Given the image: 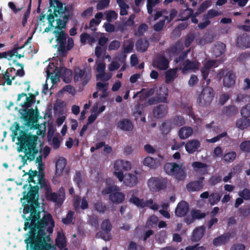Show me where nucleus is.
Listing matches in <instances>:
<instances>
[{"instance_id":"nucleus-1","label":"nucleus","mask_w":250,"mask_h":250,"mask_svg":"<svg viewBox=\"0 0 250 250\" xmlns=\"http://www.w3.org/2000/svg\"><path fill=\"white\" fill-rule=\"evenodd\" d=\"M26 193L24 191L23 199L27 204L22 203L23 207L22 217L25 219L23 229L29 231L25 234L27 237L24 240L27 246H30L31 250H57L55 247L48 243L50 240L47 233L53 231L55 222L51 214L46 211L42 219H40V205L39 203V190L40 188H28Z\"/></svg>"},{"instance_id":"nucleus-2","label":"nucleus","mask_w":250,"mask_h":250,"mask_svg":"<svg viewBox=\"0 0 250 250\" xmlns=\"http://www.w3.org/2000/svg\"><path fill=\"white\" fill-rule=\"evenodd\" d=\"M50 7L54 9L51 15L57 18V26L56 29L61 30L66 28V24L70 17V13L72 11V6L68 5L63 6V3L59 0H49Z\"/></svg>"},{"instance_id":"nucleus-3","label":"nucleus","mask_w":250,"mask_h":250,"mask_svg":"<svg viewBox=\"0 0 250 250\" xmlns=\"http://www.w3.org/2000/svg\"><path fill=\"white\" fill-rule=\"evenodd\" d=\"M38 137L33 135H24L21 137V147L24 150V156H22L23 166L27 164V160L33 161L38 152L37 147Z\"/></svg>"},{"instance_id":"nucleus-4","label":"nucleus","mask_w":250,"mask_h":250,"mask_svg":"<svg viewBox=\"0 0 250 250\" xmlns=\"http://www.w3.org/2000/svg\"><path fill=\"white\" fill-rule=\"evenodd\" d=\"M28 174V182L30 183L28 188H50V185L44 177V174H39L37 170L30 169Z\"/></svg>"},{"instance_id":"nucleus-5","label":"nucleus","mask_w":250,"mask_h":250,"mask_svg":"<svg viewBox=\"0 0 250 250\" xmlns=\"http://www.w3.org/2000/svg\"><path fill=\"white\" fill-rule=\"evenodd\" d=\"M182 166L175 162H168L165 164L164 169L167 174L174 176L178 180H182L186 178V173Z\"/></svg>"},{"instance_id":"nucleus-6","label":"nucleus","mask_w":250,"mask_h":250,"mask_svg":"<svg viewBox=\"0 0 250 250\" xmlns=\"http://www.w3.org/2000/svg\"><path fill=\"white\" fill-rule=\"evenodd\" d=\"M214 96L213 89L209 86L204 87L197 99L198 104L201 106L207 107L209 106Z\"/></svg>"},{"instance_id":"nucleus-7","label":"nucleus","mask_w":250,"mask_h":250,"mask_svg":"<svg viewBox=\"0 0 250 250\" xmlns=\"http://www.w3.org/2000/svg\"><path fill=\"white\" fill-rule=\"evenodd\" d=\"M22 108L19 110L21 115V118L25 122V125L29 126L34 123L35 118L38 117L39 111L37 109L34 110L33 108Z\"/></svg>"},{"instance_id":"nucleus-8","label":"nucleus","mask_w":250,"mask_h":250,"mask_svg":"<svg viewBox=\"0 0 250 250\" xmlns=\"http://www.w3.org/2000/svg\"><path fill=\"white\" fill-rule=\"evenodd\" d=\"M47 189L45 194V198L48 201L55 203V206L60 207L63 204L65 199V193L60 191L59 193L52 192V188H46Z\"/></svg>"},{"instance_id":"nucleus-9","label":"nucleus","mask_w":250,"mask_h":250,"mask_svg":"<svg viewBox=\"0 0 250 250\" xmlns=\"http://www.w3.org/2000/svg\"><path fill=\"white\" fill-rule=\"evenodd\" d=\"M111 229L112 225L109 220L105 219L104 220L101 224V230L96 233V237L102 238L106 241L111 240L112 238L110 234Z\"/></svg>"},{"instance_id":"nucleus-10","label":"nucleus","mask_w":250,"mask_h":250,"mask_svg":"<svg viewBox=\"0 0 250 250\" xmlns=\"http://www.w3.org/2000/svg\"><path fill=\"white\" fill-rule=\"evenodd\" d=\"M120 188H104L102 192L104 194H109V199L113 203H122L125 200V195L116 190Z\"/></svg>"},{"instance_id":"nucleus-11","label":"nucleus","mask_w":250,"mask_h":250,"mask_svg":"<svg viewBox=\"0 0 250 250\" xmlns=\"http://www.w3.org/2000/svg\"><path fill=\"white\" fill-rule=\"evenodd\" d=\"M38 94V92H37L36 95ZM28 95L29 97H27L26 94L24 93H21L18 94L17 102H19L22 97L25 98L24 102L19 104L20 106L22 107L29 108L32 106V104L35 103L36 100V94L30 93Z\"/></svg>"},{"instance_id":"nucleus-12","label":"nucleus","mask_w":250,"mask_h":250,"mask_svg":"<svg viewBox=\"0 0 250 250\" xmlns=\"http://www.w3.org/2000/svg\"><path fill=\"white\" fill-rule=\"evenodd\" d=\"M168 60L163 55L159 54L153 62V65L155 68L160 70H167L169 66Z\"/></svg>"},{"instance_id":"nucleus-13","label":"nucleus","mask_w":250,"mask_h":250,"mask_svg":"<svg viewBox=\"0 0 250 250\" xmlns=\"http://www.w3.org/2000/svg\"><path fill=\"white\" fill-rule=\"evenodd\" d=\"M91 78L90 74L85 72L84 69L78 68L75 70L74 79L76 82L83 81V85H86Z\"/></svg>"},{"instance_id":"nucleus-14","label":"nucleus","mask_w":250,"mask_h":250,"mask_svg":"<svg viewBox=\"0 0 250 250\" xmlns=\"http://www.w3.org/2000/svg\"><path fill=\"white\" fill-rule=\"evenodd\" d=\"M167 179L163 178L151 177L147 181L148 188H166Z\"/></svg>"},{"instance_id":"nucleus-15","label":"nucleus","mask_w":250,"mask_h":250,"mask_svg":"<svg viewBox=\"0 0 250 250\" xmlns=\"http://www.w3.org/2000/svg\"><path fill=\"white\" fill-rule=\"evenodd\" d=\"M189 210V205L185 201L180 202L175 210V215L182 217L185 216Z\"/></svg>"},{"instance_id":"nucleus-16","label":"nucleus","mask_w":250,"mask_h":250,"mask_svg":"<svg viewBox=\"0 0 250 250\" xmlns=\"http://www.w3.org/2000/svg\"><path fill=\"white\" fill-rule=\"evenodd\" d=\"M56 75L61 77L66 83H69L72 78V72L70 69L65 67H60Z\"/></svg>"},{"instance_id":"nucleus-17","label":"nucleus","mask_w":250,"mask_h":250,"mask_svg":"<svg viewBox=\"0 0 250 250\" xmlns=\"http://www.w3.org/2000/svg\"><path fill=\"white\" fill-rule=\"evenodd\" d=\"M236 45L241 48L250 47V36L244 33L238 36L236 41Z\"/></svg>"},{"instance_id":"nucleus-18","label":"nucleus","mask_w":250,"mask_h":250,"mask_svg":"<svg viewBox=\"0 0 250 250\" xmlns=\"http://www.w3.org/2000/svg\"><path fill=\"white\" fill-rule=\"evenodd\" d=\"M201 143L197 139L188 141L185 145V149L189 154H193L200 147Z\"/></svg>"},{"instance_id":"nucleus-19","label":"nucleus","mask_w":250,"mask_h":250,"mask_svg":"<svg viewBox=\"0 0 250 250\" xmlns=\"http://www.w3.org/2000/svg\"><path fill=\"white\" fill-rule=\"evenodd\" d=\"M199 63L198 62L191 61L189 59L185 60L183 63V67H180L183 73H186L189 70H196L199 68Z\"/></svg>"},{"instance_id":"nucleus-20","label":"nucleus","mask_w":250,"mask_h":250,"mask_svg":"<svg viewBox=\"0 0 250 250\" xmlns=\"http://www.w3.org/2000/svg\"><path fill=\"white\" fill-rule=\"evenodd\" d=\"M183 42L180 41H178L168 48V52L171 57L177 56L183 52Z\"/></svg>"},{"instance_id":"nucleus-21","label":"nucleus","mask_w":250,"mask_h":250,"mask_svg":"<svg viewBox=\"0 0 250 250\" xmlns=\"http://www.w3.org/2000/svg\"><path fill=\"white\" fill-rule=\"evenodd\" d=\"M168 112V107L166 105L159 104L154 107L153 110L154 116L156 118H162Z\"/></svg>"},{"instance_id":"nucleus-22","label":"nucleus","mask_w":250,"mask_h":250,"mask_svg":"<svg viewBox=\"0 0 250 250\" xmlns=\"http://www.w3.org/2000/svg\"><path fill=\"white\" fill-rule=\"evenodd\" d=\"M232 234L230 232H226L221 236L215 238L213 240V244L215 246H219L226 244L229 239L232 237Z\"/></svg>"},{"instance_id":"nucleus-23","label":"nucleus","mask_w":250,"mask_h":250,"mask_svg":"<svg viewBox=\"0 0 250 250\" xmlns=\"http://www.w3.org/2000/svg\"><path fill=\"white\" fill-rule=\"evenodd\" d=\"M235 75L232 71H228L223 79L224 86L230 87L234 85L235 83Z\"/></svg>"},{"instance_id":"nucleus-24","label":"nucleus","mask_w":250,"mask_h":250,"mask_svg":"<svg viewBox=\"0 0 250 250\" xmlns=\"http://www.w3.org/2000/svg\"><path fill=\"white\" fill-rule=\"evenodd\" d=\"M168 90L165 86H161L157 91V97L158 102L167 103Z\"/></svg>"},{"instance_id":"nucleus-25","label":"nucleus","mask_w":250,"mask_h":250,"mask_svg":"<svg viewBox=\"0 0 250 250\" xmlns=\"http://www.w3.org/2000/svg\"><path fill=\"white\" fill-rule=\"evenodd\" d=\"M149 45V42L146 39L140 38L136 41L135 43L137 51L142 53L146 51Z\"/></svg>"},{"instance_id":"nucleus-26","label":"nucleus","mask_w":250,"mask_h":250,"mask_svg":"<svg viewBox=\"0 0 250 250\" xmlns=\"http://www.w3.org/2000/svg\"><path fill=\"white\" fill-rule=\"evenodd\" d=\"M205 231V227L201 226L197 227L193 231L191 239L193 242H198L203 237Z\"/></svg>"},{"instance_id":"nucleus-27","label":"nucleus","mask_w":250,"mask_h":250,"mask_svg":"<svg viewBox=\"0 0 250 250\" xmlns=\"http://www.w3.org/2000/svg\"><path fill=\"white\" fill-rule=\"evenodd\" d=\"M117 127L125 131H130L133 128L132 122L127 119H123L118 122Z\"/></svg>"},{"instance_id":"nucleus-28","label":"nucleus","mask_w":250,"mask_h":250,"mask_svg":"<svg viewBox=\"0 0 250 250\" xmlns=\"http://www.w3.org/2000/svg\"><path fill=\"white\" fill-rule=\"evenodd\" d=\"M114 167L115 170L128 171L131 168V164L128 161L118 160L115 161Z\"/></svg>"},{"instance_id":"nucleus-29","label":"nucleus","mask_w":250,"mask_h":250,"mask_svg":"<svg viewBox=\"0 0 250 250\" xmlns=\"http://www.w3.org/2000/svg\"><path fill=\"white\" fill-rule=\"evenodd\" d=\"M138 182V178L134 174L128 173L125 175L124 183L127 187H132L135 186Z\"/></svg>"},{"instance_id":"nucleus-30","label":"nucleus","mask_w":250,"mask_h":250,"mask_svg":"<svg viewBox=\"0 0 250 250\" xmlns=\"http://www.w3.org/2000/svg\"><path fill=\"white\" fill-rule=\"evenodd\" d=\"M192 133L193 129L191 127L185 126L180 129L178 135L180 139H185L190 136Z\"/></svg>"},{"instance_id":"nucleus-31","label":"nucleus","mask_w":250,"mask_h":250,"mask_svg":"<svg viewBox=\"0 0 250 250\" xmlns=\"http://www.w3.org/2000/svg\"><path fill=\"white\" fill-rule=\"evenodd\" d=\"M169 124L172 126H181L186 123L184 117L181 115H176L173 116L169 120Z\"/></svg>"},{"instance_id":"nucleus-32","label":"nucleus","mask_w":250,"mask_h":250,"mask_svg":"<svg viewBox=\"0 0 250 250\" xmlns=\"http://www.w3.org/2000/svg\"><path fill=\"white\" fill-rule=\"evenodd\" d=\"M179 68H174L169 69L166 72V83H170L171 82L174 81L175 78L177 77V71Z\"/></svg>"},{"instance_id":"nucleus-33","label":"nucleus","mask_w":250,"mask_h":250,"mask_svg":"<svg viewBox=\"0 0 250 250\" xmlns=\"http://www.w3.org/2000/svg\"><path fill=\"white\" fill-rule=\"evenodd\" d=\"M66 160L63 157H60L56 163V172L57 175H61L65 166Z\"/></svg>"},{"instance_id":"nucleus-34","label":"nucleus","mask_w":250,"mask_h":250,"mask_svg":"<svg viewBox=\"0 0 250 250\" xmlns=\"http://www.w3.org/2000/svg\"><path fill=\"white\" fill-rule=\"evenodd\" d=\"M15 79V76H12L10 74V72L7 70L3 74L2 77H0V85H4L5 83L8 85H11L12 84V81Z\"/></svg>"},{"instance_id":"nucleus-35","label":"nucleus","mask_w":250,"mask_h":250,"mask_svg":"<svg viewBox=\"0 0 250 250\" xmlns=\"http://www.w3.org/2000/svg\"><path fill=\"white\" fill-rule=\"evenodd\" d=\"M238 112V109L236 106L234 105H229L223 107L222 113L227 116H232Z\"/></svg>"},{"instance_id":"nucleus-36","label":"nucleus","mask_w":250,"mask_h":250,"mask_svg":"<svg viewBox=\"0 0 250 250\" xmlns=\"http://www.w3.org/2000/svg\"><path fill=\"white\" fill-rule=\"evenodd\" d=\"M53 33L57 38V41L59 44L66 43V39L68 35L64 31H62L60 32L58 30H54Z\"/></svg>"},{"instance_id":"nucleus-37","label":"nucleus","mask_w":250,"mask_h":250,"mask_svg":"<svg viewBox=\"0 0 250 250\" xmlns=\"http://www.w3.org/2000/svg\"><path fill=\"white\" fill-rule=\"evenodd\" d=\"M250 125V119L247 117H242L237 120L236 126L240 129H244Z\"/></svg>"},{"instance_id":"nucleus-38","label":"nucleus","mask_w":250,"mask_h":250,"mask_svg":"<svg viewBox=\"0 0 250 250\" xmlns=\"http://www.w3.org/2000/svg\"><path fill=\"white\" fill-rule=\"evenodd\" d=\"M236 157V153L232 151L226 153L223 157V160L227 163L232 162Z\"/></svg>"},{"instance_id":"nucleus-39","label":"nucleus","mask_w":250,"mask_h":250,"mask_svg":"<svg viewBox=\"0 0 250 250\" xmlns=\"http://www.w3.org/2000/svg\"><path fill=\"white\" fill-rule=\"evenodd\" d=\"M190 215L194 220H199L204 218L206 215L205 212H202L200 210L196 209L191 210Z\"/></svg>"},{"instance_id":"nucleus-40","label":"nucleus","mask_w":250,"mask_h":250,"mask_svg":"<svg viewBox=\"0 0 250 250\" xmlns=\"http://www.w3.org/2000/svg\"><path fill=\"white\" fill-rule=\"evenodd\" d=\"M48 11L50 12V14L47 17L49 25L48 27L45 28L44 32H48L50 31L51 28L55 27L53 25V22L55 21V19H54V17L51 15L52 10L51 9H49Z\"/></svg>"},{"instance_id":"nucleus-41","label":"nucleus","mask_w":250,"mask_h":250,"mask_svg":"<svg viewBox=\"0 0 250 250\" xmlns=\"http://www.w3.org/2000/svg\"><path fill=\"white\" fill-rule=\"evenodd\" d=\"M226 47L225 44L224 43H219L215 45L213 49V52L216 56H219L222 55L225 51Z\"/></svg>"},{"instance_id":"nucleus-42","label":"nucleus","mask_w":250,"mask_h":250,"mask_svg":"<svg viewBox=\"0 0 250 250\" xmlns=\"http://www.w3.org/2000/svg\"><path fill=\"white\" fill-rule=\"evenodd\" d=\"M73 217L74 212L71 210H69L67 212L66 217L62 218V222L64 225L74 224V222H73Z\"/></svg>"},{"instance_id":"nucleus-43","label":"nucleus","mask_w":250,"mask_h":250,"mask_svg":"<svg viewBox=\"0 0 250 250\" xmlns=\"http://www.w3.org/2000/svg\"><path fill=\"white\" fill-rule=\"evenodd\" d=\"M144 164L151 168H155L157 166L155 160L150 157H146L144 159Z\"/></svg>"},{"instance_id":"nucleus-44","label":"nucleus","mask_w":250,"mask_h":250,"mask_svg":"<svg viewBox=\"0 0 250 250\" xmlns=\"http://www.w3.org/2000/svg\"><path fill=\"white\" fill-rule=\"evenodd\" d=\"M129 201L137 207H140L142 208L145 207L144 199H141L136 196H133L130 198Z\"/></svg>"},{"instance_id":"nucleus-45","label":"nucleus","mask_w":250,"mask_h":250,"mask_svg":"<svg viewBox=\"0 0 250 250\" xmlns=\"http://www.w3.org/2000/svg\"><path fill=\"white\" fill-rule=\"evenodd\" d=\"M204 180V177H201L198 181H194L189 183L187 185L186 188H203V181Z\"/></svg>"},{"instance_id":"nucleus-46","label":"nucleus","mask_w":250,"mask_h":250,"mask_svg":"<svg viewBox=\"0 0 250 250\" xmlns=\"http://www.w3.org/2000/svg\"><path fill=\"white\" fill-rule=\"evenodd\" d=\"M239 213L244 218L250 214V205H244L239 208Z\"/></svg>"},{"instance_id":"nucleus-47","label":"nucleus","mask_w":250,"mask_h":250,"mask_svg":"<svg viewBox=\"0 0 250 250\" xmlns=\"http://www.w3.org/2000/svg\"><path fill=\"white\" fill-rule=\"evenodd\" d=\"M56 245L60 250H62L66 246L65 238L64 235L57 238L56 239Z\"/></svg>"},{"instance_id":"nucleus-48","label":"nucleus","mask_w":250,"mask_h":250,"mask_svg":"<svg viewBox=\"0 0 250 250\" xmlns=\"http://www.w3.org/2000/svg\"><path fill=\"white\" fill-rule=\"evenodd\" d=\"M159 2V0H147L146 7L147 12L149 14H151L152 13L153 7Z\"/></svg>"},{"instance_id":"nucleus-49","label":"nucleus","mask_w":250,"mask_h":250,"mask_svg":"<svg viewBox=\"0 0 250 250\" xmlns=\"http://www.w3.org/2000/svg\"><path fill=\"white\" fill-rule=\"evenodd\" d=\"M94 209L95 210L101 213H104L106 210V206L102 202L97 201L94 205Z\"/></svg>"},{"instance_id":"nucleus-50","label":"nucleus","mask_w":250,"mask_h":250,"mask_svg":"<svg viewBox=\"0 0 250 250\" xmlns=\"http://www.w3.org/2000/svg\"><path fill=\"white\" fill-rule=\"evenodd\" d=\"M220 13L214 9H210L208 11V13L203 15L204 19H207L209 20L210 19L219 16Z\"/></svg>"},{"instance_id":"nucleus-51","label":"nucleus","mask_w":250,"mask_h":250,"mask_svg":"<svg viewBox=\"0 0 250 250\" xmlns=\"http://www.w3.org/2000/svg\"><path fill=\"white\" fill-rule=\"evenodd\" d=\"M201 72L203 79L206 81V86H208L210 83V79H208V75L210 72V70L202 67L201 68Z\"/></svg>"},{"instance_id":"nucleus-52","label":"nucleus","mask_w":250,"mask_h":250,"mask_svg":"<svg viewBox=\"0 0 250 250\" xmlns=\"http://www.w3.org/2000/svg\"><path fill=\"white\" fill-rule=\"evenodd\" d=\"M13 63L16 65V66H20L21 69L17 70L15 74V77L16 76H19L21 77H23L25 75V72L23 70V64L22 63H19L17 60H14L13 61Z\"/></svg>"},{"instance_id":"nucleus-53","label":"nucleus","mask_w":250,"mask_h":250,"mask_svg":"<svg viewBox=\"0 0 250 250\" xmlns=\"http://www.w3.org/2000/svg\"><path fill=\"white\" fill-rule=\"evenodd\" d=\"M148 26L146 23L141 24L138 28L137 32L134 34L135 36H142L147 30Z\"/></svg>"},{"instance_id":"nucleus-54","label":"nucleus","mask_w":250,"mask_h":250,"mask_svg":"<svg viewBox=\"0 0 250 250\" xmlns=\"http://www.w3.org/2000/svg\"><path fill=\"white\" fill-rule=\"evenodd\" d=\"M192 166L194 168H204L203 172L204 174L207 173L208 172V170L207 169L208 166L205 163H203L200 162H194L192 163Z\"/></svg>"},{"instance_id":"nucleus-55","label":"nucleus","mask_w":250,"mask_h":250,"mask_svg":"<svg viewBox=\"0 0 250 250\" xmlns=\"http://www.w3.org/2000/svg\"><path fill=\"white\" fill-rule=\"evenodd\" d=\"M110 0H101L97 4L96 8L98 10H102L108 7Z\"/></svg>"},{"instance_id":"nucleus-56","label":"nucleus","mask_w":250,"mask_h":250,"mask_svg":"<svg viewBox=\"0 0 250 250\" xmlns=\"http://www.w3.org/2000/svg\"><path fill=\"white\" fill-rule=\"evenodd\" d=\"M105 65L104 63L100 62L97 64L96 70L99 74L97 75V77L102 78L105 74Z\"/></svg>"},{"instance_id":"nucleus-57","label":"nucleus","mask_w":250,"mask_h":250,"mask_svg":"<svg viewBox=\"0 0 250 250\" xmlns=\"http://www.w3.org/2000/svg\"><path fill=\"white\" fill-rule=\"evenodd\" d=\"M185 12L187 13V15L186 17H182V20L183 21H186L187 20L189 17L192 16H195V17H196L198 16L200 14L202 13L200 12V11H197L196 12H195L193 14V10L191 8L187 9Z\"/></svg>"},{"instance_id":"nucleus-58","label":"nucleus","mask_w":250,"mask_h":250,"mask_svg":"<svg viewBox=\"0 0 250 250\" xmlns=\"http://www.w3.org/2000/svg\"><path fill=\"white\" fill-rule=\"evenodd\" d=\"M240 113L242 117L250 118V103L242 107Z\"/></svg>"},{"instance_id":"nucleus-59","label":"nucleus","mask_w":250,"mask_h":250,"mask_svg":"<svg viewBox=\"0 0 250 250\" xmlns=\"http://www.w3.org/2000/svg\"><path fill=\"white\" fill-rule=\"evenodd\" d=\"M241 150L244 152H250V141H245L240 145Z\"/></svg>"},{"instance_id":"nucleus-60","label":"nucleus","mask_w":250,"mask_h":250,"mask_svg":"<svg viewBox=\"0 0 250 250\" xmlns=\"http://www.w3.org/2000/svg\"><path fill=\"white\" fill-rule=\"evenodd\" d=\"M187 52H182L174 60V62L176 64H180L183 62L187 57Z\"/></svg>"},{"instance_id":"nucleus-61","label":"nucleus","mask_w":250,"mask_h":250,"mask_svg":"<svg viewBox=\"0 0 250 250\" xmlns=\"http://www.w3.org/2000/svg\"><path fill=\"white\" fill-rule=\"evenodd\" d=\"M195 39L194 34H189L187 35L185 40V45L186 47L190 46Z\"/></svg>"},{"instance_id":"nucleus-62","label":"nucleus","mask_w":250,"mask_h":250,"mask_svg":"<svg viewBox=\"0 0 250 250\" xmlns=\"http://www.w3.org/2000/svg\"><path fill=\"white\" fill-rule=\"evenodd\" d=\"M172 125L169 124V120L167 122H163L161 126V130L164 133H168L171 128Z\"/></svg>"},{"instance_id":"nucleus-63","label":"nucleus","mask_w":250,"mask_h":250,"mask_svg":"<svg viewBox=\"0 0 250 250\" xmlns=\"http://www.w3.org/2000/svg\"><path fill=\"white\" fill-rule=\"evenodd\" d=\"M239 195L244 200H249L250 199V190L249 188H244L242 191L239 192Z\"/></svg>"},{"instance_id":"nucleus-64","label":"nucleus","mask_w":250,"mask_h":250,"mask_svg":"<svg viewBox=\"0 0 250 250\" xmlns=\"http://www.w3.org/2000/svg\"><path fill=\"white\" fill-rule=\"evenodd\" d=\"M117 17V14L113 10H110L106 13V19L109 22L111 21L112 19L116 20Z\"/></svg>"}]
</instances>
